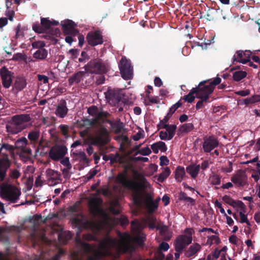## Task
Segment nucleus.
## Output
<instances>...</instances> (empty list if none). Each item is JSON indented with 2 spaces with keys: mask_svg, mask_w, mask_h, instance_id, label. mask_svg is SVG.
I'll return each instance as SVG.
<instances>
[{
  "mask_svg": "<svg viewBox=\"0 0 260 260\" xmlns=\"http://www.w3.org/2000/svg\"><path fill=\"white\" fill-rule=\"evenodd\" d=\"M48 55L47 51L43 48L38 49L33 54V57L36 59L43 60L45 59Z\"/></svg>",
  "mask_w": 260,
  "mask_h": 260,
  "instance_id": "2f4dec72",
  "label": "nucleus"
},
{
  "mask_svg": "<svg viewBox=\"0 0 260 260\" xmlns=\"http://www.w3.org/2000/svg\"><path fill=\"white\" fill-rule=\"evenodd\" d=\"M194 125L191 123H186L180 125L177 130V135L179 136H183L192 131Z\"/></svg>",
  "mask_w": 260,
  "mask_h": 260,
  "instance_id": "5701e85b",
  "label": "nucleus"
},
{
  "mask_svg": "<svg viewBox=\"0 0 260 260\" xmlns=\"http://www.w3.org/2000/svg\"><path fill=\"white\" fill-rule=\"evenodd\" d=\"M251 54V52L249 50H238L236 54L233 56V62L235 61L239 62L243 64H245L249 61V58Z\"/></svg>",
  "mask_w": 260,
  "mask_h": 260,
  "instance_id": "a211bd4d",
  "label": "nucleus"
},
{
  "mask_svg": "<svg viewBox=\"0 0 260 260\" xmlns=\"http://www.w3.org/2000/svg\"><path fill=\"white\" fill-rule=\"evenodd\" d=\"M193 230L190 228H187L185 230L184 233L186 235H179L176 239L175 241H177V243L179 244V247L180 248L182 247V244H185L186 246H188L192 242V235ZM180 249V248H179Z\"/></svg>",
  "mask_w": 260,
  "mask_h": 260,
  "instance_id": "2eb2a0df",
  "label": "nucleus"
},
{
  "mask_svg": "<svg viewBox=\"0 0 260 260\" xmlns=\"http://www.w3.org/2000/svg\"><path fill=\"white\" fill-rule=\"evenodd\" d=\"M74 155H76L77 157L80 159V161H83V162H87L88 161V158L85 153V152L83 151H79L78 153H73Z\"/></svg>",
  "mask_w": 260,
  "mask_h": 260,
  "instance_id": "603ef678",
  "label": "nucleus"
},
{
  "mask_svg": "<svg viewBox=\"0 0 260 260\" xmlns=\"http://www.w3.org/2000/svg\"><path fill=\"white\" fill-rule=\"evenodd\" d=\"M131 227L133 231L139 232L142 229V225L138 220L135 219L131 222Z\"/></svg>",
  "mask_w": 260,
  "mask_h": 260,
  "instance_id": "37998d69",
  "label": "nucleus"
},
{
  "mask_svg": "<svg viewBox=\"0 0 260 260\" xmlns=\"http://www.w3.org/2000/svg\"><path fill=\"white\" fill-rule=\"evenodd\" d=\"M149 213H153L156 210L158 207V201H154L150 203L145 204Z\"/></svg>",
  "mask_w": 260,
  "mask_h": 260,
  "instance_id": "f704fd0d",
  "label": "nucleus"
},
{
  "mask_svg": "<svg viewBox=\"0 0 260 260\" xmlns=\"http://www.w3.org/2000/svg\"><path fill=\"white\" fill-rule=\"evenodd\" d=\"M196 88H192L190 92L187 94L183 96L181 100H184L185 102H187L189 103H191L194 101L196 96L194 94L197 95V89Z\"/></svg>",
  "mask_w": 260,
  "mask_h": 260,
  "instance_id": "c756f323",
  "label": "nucleus"
},
{
  "mask_svg": "<svg viewBox=\"0 0 260 260\" xmlns=\"http://www.w3.org/2000/svg\"><path fill=\"white\" fill-rule=\"evenodd\" d=\"M124 125L123 122H118L112 125V128L116 134H120L124 128Z\"/></svg>",
  "mask_w": 260,
  "mask_h": 260,
  "instance_id": "a19ab883",
  "label": "nucleus"
},
{
  "mask_svg": "<svg viewBox=\"0 0 260 260\" xmlns=\"http://www.w3.org/2000/svg\"><path fill=\"white\" fill-rule=\"evenodd\" d=\"M80 50L78 49H71L69 50L68 53L71 55V58L76 59L79 54Z\"/></svg>",
  "mask_w": 260,
  "mask_h": 260,
  "instance_id": "5fc2aeb1",
  "label": "nucleus"
},
{
  "mask_svg": "<svg viewBox=\"0 0 260 260\" xmlns=\"http://www.w3.org/2000/svg\"><path fill=\"white\" fill-rule=\"evenodd\" d=\"M13 73L9 71L8 69L3 67L0 70V75L2 80L3 86L6 88H9L12 83V77Z\"/></svg>",
  "mask_w": 260,
  "mask_h": 260,
  "instance_id": "dca6fc26",
  "label": "nucleus"
},
{
  "mask_svg": "<svg viewBox=\"0 0 260 260\" xmlns=\"http://www.w3.org/2000/svg\"><path fill=\"white\" fill-rule=\"evenodd\" d=\"M68 112L67 102L64 100L61 99L57 105L55 114H67Z\"/></svg>",
  "mask_w": 260,
  "mask_h": 260,
  "instance_id": "bb28decb",
  "label": "nucleus"
},
{
  "mask_svg": "<svg viewBox=\"0 0 260 260\" xmlns=\"http://www.w3.org/2000/svg\"><path fill=\"white\" fill-rule=\"evenodd\" d=\"M12 59L14 60H25L26 59V55L21 53H17L13 55Z\"/></svg>",
  "mask_w": 260,
  "mask_h": 260,
  "instance_id": "4d7b16f0",
  "label": "nucleus"
},
{
  "mask_svg": "<svg viewBox=\"0 0 260 260\" xmlns=\"http://www.w3.org/2000/svg\"><path fill=\"white\" fill-rule=\"evenodd\" d=\"M121 91L120 89L109 87L107 91L105 92L107 101L114 108L122 101L123 94Z\"/></svg>",
  "mask_w": 260,
  "mask_h": 260,
  "instance_id": "423d86ee",
  "label": "nucleus"
},
{
  "mask_svg": "<svg viewBox=\"0 0 260 260\" xmlns=\"http://www.w3.org/2000/svg\"><path fill=\"white\" fill-rule=\"evenodd\" d=\"M171 174V171L168 167L165 168L164 170L160 173L157 178V180L160 182H163Z\"/></svg>",
  "mask_w": 260,
  "mask_h": 260,
  "instance_id": "4c0bfd02",
  "label": "nucleus"
},
{
  "mask_svg": "<svg viewBox=\"0 0 260 260\" xmlns=\"http://www.w3.org/2000/svg\"><path fill=\"white\" fill-rule=\"evenodd\" d=\"M231 181L238 186H244L246 183L247 176L242 170H239L237 173L231 177Z\"/></svg>",
  "mask_w": 260,
  "mask_h": 260,
  "instance_id": "6ab92c4d",
  "label": "nucleus"
},
{
  "mask_svg": "<svg viewBox=\"0 0 260 260\" xmlns=\"http://www.w3.org/2000/svg\"><path fill=\"white\" fill-rule=\"evenodd\" d=\"M123 156L119 154L118 153H116L114 155L110 154V160L111 163L118 162L120 164H123Z\"/></svg>",
  "mask_w": 260,
  "mask_h": 260,
  "instance_id": "e433bc0d",
  "label": "nucleus"
},
{
  "mask_svg": "<svg viewBox=\"0 0 260 260\" xmlns=\"http://www.w3.org/2000/svg\"><path fill=\"white\" fill-rule=\"evenodd\" d=\"M159 136L161 140H171L172 139H169V135L166 131H160L159 133Z\"/></svg>",
  "mask_w": 260,
  "mask_h": 260,
  "instance_id": "e2e57ef3",
  "label": "nucleus"
},
{
  "mask_svg": "<svg viewBox=\"0 0 260 260\" xmlns=\"http://www.w3.org/2000/svg\"><path fill=\"white\" fill-rule=\"evenodd\" d=\"M126 173V170L119 173L116 177V180L130 191L133 203L137 206H141L143 203L154 201L151 194L145 191L150 186L146 178L143 176L138 180L129 179L127 178Z\"/></svg>",
  "mask_w": 260,
  "mask_h": 260,
  "instance_id": "f03ea898",
  "label": "nucleus"
},
{
  "mask_svg": "<svg viewBox=\"0 0 260 260\" xmlns=\"http://www.w3.org/2000/svg\"><path fill=\"white\" fill-rule=\"evenodd\" d=\"M221 79L219 77H216L213 81L209 82L210 80H204L200 82L198 86L194 88H197V98L202 96L206 97L209 99L211 94L215 86L221 82Z\"/></svg>",
  "mask_w": 260,
  "mask_h": 260,
  "instance_id": "20e7f679",
  "label": "nucleus"
},
{
  "mask_svg": "<svg viewBox=\"0 0 260 260\" xmlns=\"http://www.w3.org/2000/svg\"><path fill=\"white\" fill-rule=\"evenodd\" d=\"M88 114H109L108 112H100L97 107L92 106L87 109Z\"/></svg>",
  "mask_w": 260,
  "mask_h": 260,
  "instance_id": "8fccbe9b",
  "label": "nucleus"
},
{
  "mask_svg": "<svg viewBox=\"0 0 260 260\" xmlns=\"http://www.w3.org/2000/svg\"><path fill=\"white\" fill-rule=\"evenodd\" d=\"M67 148L64 145H55L49 152V157L54 161L62 158L67 153Z\"/></svg>",
  "mask_w": 260,
  "mask_h": 260,
  "instance_id": "9b49d317",
  "label": "nucleus"
},
{
  "mask_svg": "<svg viewBox=\"0 0 260 260\" xmlns=\"http://www.w3.org/2000/svg\"><path fill=\"white\" fill-rule=\"evenodd\" d=\"M14 15L15 12L12 9H7L6 11V15L11 21H13Z\"/></svg>",
  "mask_w": 260,
  "mask_h": 260,
  "instance_id": "774afa93",
  "label": "nucleus"
},
{
  "mask_svg": "<svg viewBox=\"0 0 260 260\" xmlns=\"http://www.w3.org/2000/svg\"><path fill=\"white\" fill-rule=\"evenodd\" d=\"M232 206L233 208H239L241 209V211L242 210L243 211H245V210H246V206L245 204L242 201L239 200H234Z\"/></svg>",
  "mask_w": 260,
  "mask_h": 260,
  "instance_id": "49530a36",
  "label": "nucleus"
},
{
  "mask_svg": "<svg viewBox=\"0 0 260 260\" xmlns=\"http://www.w3.org/2000/svg\"><path fill=\"white\" fill-rule=\"evenodd\" d=\"M160 163L159 165L161 166H167L169 164V160L166 156H161L159 158Z\"/></svg>",
  "mask_w": 260,
  "mask_h": 260,
  "instance_id": "69168bd1",
  "label": "nucleus"
},
{
  "mask_svg": "<svg viewBox=\"0 0 260 260\" xmlns=\"http://www.w3.org/2000/svg\"><path fill=\"white\" fill-rule=\"evenodd\" d=\"M39 133L37 131H32L30 132L28 135L29 140L36 142L38 141L39 137Z\"/></svg>",
  "mask_w": 260,
  "mask_h": 260,
  "instance_id": "09e8293b",
  "label": "nucleus"
},
{
  "mask_svg": "<svg viewBox=\"0 0 260 260\" xmlns=\"http://www.w3.org/2000/svg\"><path fill=\"white\" fill-rule=\"evenodd\" d=\"M55 120V119L53 117H46L43 118V122L45 125L50 126L54 123Z\"/></svg>",
  "mask_w": 260,
  "mask_h": 260,
  "instance_id": "6e6d98bb",
  "label": "nucleus"
},
{
  "mask_svg": "<svg viewBox=\"0 0 260 260\" xmlns=\"http://www.w3.org/2000/svg\"><path fill=\"white\" fill-rule=\"evenodd\" d=\"M86 38L88 44L92 47L102 44L104 42L103 36L100 30L89 32Z\"/></svg>",
  "mask_w": 260,
  "mask_h": 260,
  "instance_id": "f8f14e48",
  "label": "nucleus"
},
{
  "mask_svg": "<svg viewBox=\"0 0 260 260\" xmlns=\"http://www.w3.org/2000/svg\"><path fill=\"white\" fill-rule=\"evenodd\" d=\"M84 68L87 73L103 75L108 72L109 66L107 62L97 58L89 61Z\"/></svg>",
  "mask_w": 260,
  "mask_h": 260,
  "instance_id": "39448f33",
  "label": "nucleus"
},
{
  "mask_svg": "<svg viewBox=\"0 0 260 260\" xmlns=\"http://www.w3.org/2000/svg\"><path fill=\"white\" fill-rule=\"evenodd\" d=\"M201 249V246L198 243H195L190 246L189 249L185 252V255L187 257H190L196 254Z\"/></svg>",
  "mask_w": 260,
  "mask_h": 260,
  "instance_id": "a878e982",
  "label": "nucleus"
},
{
  "mask_svg": "<svg viewBox=\"0 0 260 260\" xmlns=\"http://www.w3.org/2000/svg\"><path fill=\"white\" fill-rule=\"evenodd\" d=\"M89 59V56L88 55L87 53L85 51H82L81 56L78 58L79 62L85 63Z\"/></svg>",
  "mask_w": 260,
  "mask_h": 260,
  "instance_id": "864d4df0",
  "label": "nucleus"
},
{
  "mask_svg": "<svg viewBox=\"0 0 260 260\" xmlns=\"http://www.w3.org/2000/svg\"><path fill=\"white\" fill-rule=\"evenodd\" d=\"M32 47L33 48H37L38 49H43L45 46V44L43 41H35L32 43Z\"/></svg>",
  "mask_w": 260,
  "mask_h": 260,
  "instance_id": "bf43d9fd",
  "label": "nucleus"
},
{
  "mask_svg": "<svg viewBox=\"0 0 260 260\" xmlns=\"http://www.w3.org/2000/svg\"><path fill=\"white\" fill-rule=\"evenodd\" d=\"M200 169V165H190L186 167V172L193 179H195L199 173Z\"/></svg>",
  "mask_w": 260,
  "mask_h": 260,
  "instance_id": "b1692460",
  "label": "nucleus"
},
{
  "mask_svg": "<svg viewBox=\"0 0 260 260\" xmlns=\"http://www.w3.org/2000/svg\"><path fill=\"white\" fill-rule=\"evenodd\" d=\"M51 26V21L48 18H41V24L38 22L32 24V28L34 31L39 34L46 32Z\"/></svg>",
  "mask_w": 260,
  "mask_h": 260,
  "instance_id": "4468645a",
  "label": "nucleus"
},
{
  "mask_svg": "<svg viewBox=\"0 0 260 260\" xmlns=\"http://www.w3.org/2000/svg\"><path fill=\"white\" fill-rule=\"evenodd\" d=\"M85 72L84 71H79L74 74L72 77L69 79V83L70 85H72L74 83H78L82 79Z\"/></svg>",
  "mask_w": 260,
  "mask_h": 260,
  "instance_id": "393cba45",
  "label": "nucleus"
},
{
  "mask_svg": "<svg viewBox=\"0 0 260 260\" xmlns=\"http://www.w3.org/2000/svg\"><path fill=\"white\" fill-rule=\"evenodd\" d=\"M174 245L175 246V251H176V252L175 253V259L177 260L180 257V254L182 252L183 250L186 248L187 246H186L185 244L184 245V244H182L181 246H182V249H181V248H180V249H179V248H179V244L177 243V241H174Z\"/></svg>",
  "mask_w": 260,
  "mask_h": 260,
  "instance_id": "c9c22d12",
  "label": "nucleus"
},
{
  "mask_svg": "<svg viewBox=\"0 0 260 260\" xmlns=\"http://www.w3.org/2000/svg\"><path fill=\"white\" fill-rule=\"evenodd\" d=\"M151 153V150L148 147L142 148L137 152V153L142 155H149Z\"/></svg>",
  "mask_w": 260,
  "mask_h": 260,
  "instance_id": "13d9d810",
  "label": "nucleus"
},
{
  "mask_svg": "<svg viewBox=\"0 0 260 260\" xmlns=\"http://www.w3.org/2000/svg\"><path fill=\"white\" fill-rule=\"evenodd\" d=\"M222 200L227 204L230 205L232 206L234 200L231 197L228 195H225L222 197Z\"/></svg>",
  "mask_w": 260,
  "mask_h": 260,
  "instance_id": "0e129e2a",
  "label": "nucleus"
},
{
  "mask_svg": "<svg viewBox=\"0 0 260 260\" xmlns=\"http://www.w3.org/2000/svg\"><path fill=\"white\" fill-rule=\"evenodd\" d=\"M61 25L64 35L76 36L79 34V30L75 28L76 24L72 20L67 19L62 21Z\"/></svg>",
  "mask_w": 260,
  "mask_h": 260,
  "instance_id": "ddd939ff",
  "label": "nucleus"
},
{
  "mask_svg": "<svg viewBox=\"0 0 260 260\" xmlns=\"http://www.w3.org/2000/svg\"><path fill=\"white\" fill-rule=\"evenodd\" d=\"M1 190L2 197L13 203H16L21 194L19 190L12 189H11V186L8 185L2 186L1 187Z\"/></svg>",
  "mask_w": 260,
  "mask_h": 260,
  "instance_id": "0eeeda50",
  "label": "nucleus"
},
{
  "mask_svg": "<svg viewBox=\"0 0 260 260\" xmlns=\"http://www.w3.org/2000/svg\"><path fill=\"white\" fill-rule=\"evenodd\" d=\"M247 73L245 71H236L233 73V80L235 81L238 82L242 79L245 78L247 76Z\"/></svg>",
  "mask_w": 260,
  "mask_h": 260,
  "instance_id": "72a5a7b5",
  "label": "nucleus"
},
{
  "mask_svg": "<svg viewBox=\"0 0 260 260\" xmlns=\"http://www.w3.org/2000/svg\"><path fill=\"white\" fill-rule=\"evenodd\" d=\"M218 145V140L213 136H210L209 137L204 138V142L203 143V148L206 153L210 152L215 148Z\"/></svg>",
  "mask_w": 260,
  "mask_h": 260,
  "instance_id": "f3484780",
  "label": "nucleus"
},
{
  "mask_svg": "<svg viewBox=\"0 0 260 260\" xmlns=\"http://www.w3.org/2000/svg\"><path fill=\"white\" fill-rule=\"evenodd\" d=\"M103 201L102 199L98 197L91 198L88 203L90 213L94 216L102 214V208Z\"/></svg>",
  "mask_w": 260,
  "mask_h": 260,
  "instance_id": "6e6552de",
  "label": "nucleus"
},
{
  "mask_svg": "<svg viewBox=\"0 0 260 260\" xmlns=\"http://www.w3.org/2000/svg\"><path fill=\"white\" fill-rule=\"evenodd\" d=\"M60 163L64 166L66 167L67 169H64L63 170V172H67L69 170L71 169L72 165L70 164L69 158L68 157H66L63 158L61 161Z\"/></svg>",
  "mask_w": 260,
  "mask_h": 260,
  "instance_id": "c03bdc74",
  "label": "nucleus"
},
{
  "mask_svg": "<svg viewBox=\"0 0 260 260\" xmlns=\"http://www.w3.org/2000/svg\"><path fill=\"white\" fill-rule=\"evenodd\" d=\"M117 220L122 226H126L129 223L127 218L124 215H121Z\"/></svg>",
  "mask_w": 260,
  "mask_h": 260,
  "instance_id": "3c124183",
  "label": "nucleus"
},
{
  "mask_svg": "<svg viewBox=\"0 0 260 260\" xmlns=\"http://www.w3.org/2000/svg\"><path fill=\"white\" fill-rule=\"evenodd\" d=\"M46 175L49 179L52 180V182L56 180L57 172L51 169H47L46 171Z\"/></svg>",
  "mask_w": 260,
  "mask_h": 260,
  "instance_id": "79ce46f5",
  "label": "nucleus"
},
{
  "mask_svg": "<svg viewBox=\"0 0 260 260\" xmlns=\"http://www.w3.org/2000/svg\"><path fill=\"white\" fill-rule=\"evenodd\" d=\"M260 101V95L255 94L244 100V104L248 105Z\"/></svg>",
  "mask_w": 260,
  "mask_h": 260,
  "instance_id": "ea45409f",
  "label": "nucleus"
},
{
  "mask_svg": "<svg viewBox=\"0 0 260 260\" xmlns=\"http://www.w3.org/2000/svg\"><path fill=\"white\" fill-rule=\"evenodd\" d=\"M133 104L132 103H126L122 101L119 105L114 108V112H124L126 114H129L132 112Z\"/></svg>",
  "mask_w": 260,
  "mask_h": 260,
  "instance_id": "4be33fe9",
  "label": "nucleus"
},
{
  "mask_svg": "<svg viewBox=\"0 0 260 260\" xmlns=\"http://www.w3.org/2000/svg\"><path fill=\"white\" fill-rule=\"evenodd\" d=\"M162 128L166 129V132H167V133L169 135V138L173 139L175 134L177 126L175 124L170 125L169 124H165L163 125Z\"/></svg>",
  "mask_w": 260,
  "mask_h": 260,
  "instance_id": "c85d7f7f",
  "label": "nucleus"
},
{
  "mask_svg": "<svg viewBox=\"0 0 260 260\" xmlns=\"http://www.w3.org/2000/svg\"><path fill=\"white\" fill-rule=\"evenodd\" d=\"M11 165L8 157L0 159V180L3 181L6 178L7 172Z\"/></svg>",
  "mask_w": 260,
  "mask_h": 260,
  "instance_id": "aec40b11",
  "label": "nucleus"
},
{
  "mask_svg": "<svg viewBox=\"0 0 260 260\" xmlns=\"http://www.w3.org/2000/svg\"><path fill=\"white\" fill-rule=\"evenodd\" d=\"M143 137L144 131L143 130H139L135 135H133V139L135 141H137Z\"/></svg>",
  "mask_w": 260,
  "mask_h": 260,
  "instance_id": "680f3d73",
  "label": "nucleus"
},
{
  "mask_svg": "<svg viewBox=\"0 0 260 260\" xmlns=\"http://www.w3.org/2000/svg\"><path fill=\"white\" fill-rule=\"evenodd\" d=\"M29 115H15L12 118L11 124L16 126L20 130L23 129L31 124Z\"/></svg>",
  "mask_w": 260,
  "mask_h": 260,
  "instance_id": "9d476101",
  "label": "nucleus"
},
{
  "mask_svg": "<svg viewBox=\"0 0 260 260\" xmlns=\"http://www.w3.org/2000/svg\"><path fill=\"white\" fill-rule=\"evenodd\" d=\"M72 236L73 234L71 232H64L58 235V240L60 242L66 244L72 238Z\"/></svg>",
  "mask_w": 260,
  "mask_h": 260,
  "instance_id": "7c9ffc66",
  "label": "nucleus"
},
{
  "mask_svg": "<svg viewBox=\"0 0 260 260\" xmlns=\"http://www.w3.org/2000/svg\"><path fill=\"white\" fill-rule=\"evenodd\" d=\"M178 197L180 201H184L190 205H194L195 204V200L190 197H187L186 193L184 192H180Z\"/></svg>",
  "mask_w": 260,
  "mask_h": 260,
  "instance_id": "473e14b6",
  "label": "nucleus"
},
{
  "mask_svg": "<svg viewBox=\"0 0 260 260\" xmlns=\"http://www.w3.org/2000/svg\"><path fill=\"white\" fill-rule=\"evenodd\" d=\"M245 212H246V210H245V211H243L242 210L239 212V215L240 216V222L242 223H246L247 225L250 226L251 225L250 222H249L247 218V215H245L244 214Z\"/></svg>",
  "mask_w": 260,
  "mask_h": 260,
  "instance_id": "a18cd8bd",
  "label": "nucleus"
},
{
  "mask_svg": "<svg viewBox=\"0 0 260 260\" xmlns=\"http://www.w3.org/2000/svg\"><path fill=\"white\" fill-rule=\"evenodd\" d=\"M72 223L78 228L79 231L77 233L75 239L76 245L87 255L86 260H99L103 256H112L113 253L111 249H117L119 247L118 241L116 239L109 237L100 241L98 249L95 248V245L92 246L84 242L80 238L79 232L82 229H92L95 223L93 221L87 219L82 214L79 213L73 218ZM72 259L73 260H84L79 255L78 253L75 252L72 254Z\"/></svg>",
  "mask_w": 260,
  "mask_h": 260,
  "instance_id": "f257e3e1",
  "label": "nucleus"
},
{
  "mask_svg": "<svg viewBox=\"0 0 260 260\" xmlns=\"http://www.w3.org/2000/svg\"><path fill=\"white\" fill-rule=\"evenodd\" d=\"M185 175V172L184 167L178 166L175 172V177L178 182H181Z\"/></svg>",
  "mask_w": 260,
  "mask_h": 260,
  "instance_id": "cd10ccee",
  "label": "nucleus"
},
{
  "mask_svg": "<svg viewBox=\"0 0 260 260\" xmlns=\"http://www.w3.org/2000/svg\"><path fill=\"white\" fill-rule=\"evenodd\" d=\"M109 115H89L88 118L75 117L77 126L80 127L98 128L99 136L93 139V144L97 145H104L108 142L104 137L108 135V131L103 125V117H108Z\"/></svg>",
  "mask_w": 260,
  "mask_h": 260,
  "instance_id": "7ed1b4c3",
  "label": "nucleus"
},
{
  "mask_svg": "<svg viewBox=\"0 0 260 260\" xmlns=\"http://www.w3.org/2000/svg\"><path fill=\"white\" fill-rule=\"evenodd\" d=\"M181 105L182 103L180 101L178 102L170 108L169 111L167 114H173Z\"/></svg>",
  "mask_w": 260,
  "mask_h": 260,
  "instance_id": "052dcab7",
  "label": "nucleus"
},
{
  "mask_svg": "<svg viewBox=\"0 0 260 260\" xmlns=\"http://www.w3.org/2000/svg\"><path fill=\"white\" fill-rule=\"evenodd\" d=\"M26 79L24 77L17 76L13 84V89L17 92L21 91L26 87Z\"/></svg>",
  "mask_w": 260,
  "mask_h": 260,
  "instance_id": "412c9836",
  "label": "nucleus"
},
{
  "mask_svg": "<svg viewBox=\"0 0 260 260\" xmlns=\"http://www.w3.org/2000/svg\"><path fill=\"white\" fill-rule=\"evenodd\" d=\"M119 67L121 77L124 79L129 80L133 77V68L129 61L126 58L122 57Z\"/></svg>",
  "mask_w": 260,
  "mask_h": 260,
  "instance_id": "1a4fd4ad",
  "label": "nucleus"
},
{
  "mask_svg": "<svg viewBox=\"0 0 260 260\" xmlns=\"http://www.w3.org/2000/svg\"><path fill=\"white\" fill-rule=\"evenodd\" d=\"M64 254V251L62 249H59L57 254L54 255L51 259V260H60V256Z\"/></svg>",
  "mask_w": 260,
  "mask_h": 260,
  "instance_id": "338daca9",
  "label": "nucleus"
},
{
  "mask_svg": "<svg viewBox=\"0 0 260 260\" xmlns=\"http://www.w3.org/2000/svg\"><path fill=\"white\" fill-rule=\"evenodd\" d=\"M197 98L200 99L196 106V108L197 110L204 108L205 105L209 102V99L207 98V96L206 98L202 96L201 98Z\"/></svg>",
  "mask_w": 260,
  "mask_h": 260,
  "instance_id": "58836bf2",
  "label": "nucleus"
},
{
  "mask_svg": "<svg viewBox=\"0 0 260 260\" xmlns=\"http://www.w3.org/2000/svg\"><path fill=\"white\" fill-rule=\"evenodd\" d=\"M211 184L212 185H219L221 182V177L217 174H214L210 177Z\"/></svg>",
  "mask_w": 260,
  "mask_h": 260,
  "instance_id": "de8ad7c7",
  "label": "nucleus"
}]
</instances>
